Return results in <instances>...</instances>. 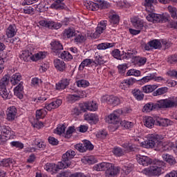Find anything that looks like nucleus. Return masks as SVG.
I'll return each mask as SVG.
<instances>
[{"label": "nucleus", "mask_w": 177, "mask_h": 177, "mask_svg": "<svg viewBox=\"0 0 177 177\" xmlns=\"http://www.w3.org/2000/svg\"><path fill=\"white\" fill-rule=\"evenodd\" d=\"M164 138L158 134L148 135V140L141 142L142 147L145 149H153L155 147L156 151H168L171 150V145L168 142H162Z\"/></svg>", "instance_id": "1"}, {"label": "nucleus", "mask_w": 177, "mask_h": 177, "mask_svg": "<svg viewBox=\"0 0 177 177\" xmlns=\"http://www.w3.org/2000/svg\"><path fill=\"white\" fill-rule=\"evenodd\" d=\"M177 107V97H171L160 100L157 103L148 102L142 108L143 113H150L158 109H174Z\"/></svg>", "instance_id": "2"}, {"label": "nucleus", "mask_w": 177, "mask_h": 177, "mask_svg": "<svg viewBox=\"0 0 177 177\" xmlns=\"http://www.w3.org/2000/svg\"><path fill=\"white\" fill-rule=\"evenodd\" d=\"M145 10L148 12L149 14L146 19L148 21L151 23H167L168 21V16L166 15H160V14H154V6L153 5H145Z\"/></svg>", "instance_id": "3"}, {"label": "nucleus", "mask_w": 177, "mask_h": 177, "mask_svg": "<svg viewBox=\"0 0 177 177\" xmlns=\"http://www.w3.org/2000/svg\"><path fill=\"white\" fill-rule=\"evenodd\" d=\"M164 164L161 160H156L152 166L142 169V174L147 176H160L162 172L161 167H164Z\"/></svg>", "instance_id": "4"}, {"label": "nucleus", "mask_w": 177, "mask_h": 177, "mask_svg": "<svg viewBox=\"0 0 177 177\" xmlns=\"http://www.w3.org/2000/svg\"><path fill=\"white\" fill-rule=\"evenodd\" d=\"M122 113L121 110L114 111L112 113H110L106 117L105 121L108 124H113V125H117L120 122V114Z\"/></svg>", "instance_id": "5"}, {"label": "nucleus", "mask_w": 177, "mask_h": 177, "mask_svg": "<svg viewBox=\"0 0 177 177\" xmlns=\"http://www.w3.org/2000/svg\"><path fill=\"white\" fill-rule=\"evenodd\" d=\"M75 154V151H73V149H69L62 155V160L61 162L64 164L65 167L64 168H68L71 167V162L70 160L74 158Z\"/></svg>", "instance_id": "6"}, {"label": "nucleus", "mask_w": 177, "mask_h": 177, "mask_svg": "<svg viewBox=\"0 0 177 177\" xmlns=\"http://www.w3.org/2000/svg\"><path fill=\"white\" fill-rule=\"evenodd\" d=\"M39 24L41 27H45V28H49L50 30H59V28H62V24L52 20H41L39 22Z\"/></svg>", "instance_id": "7"}, {"label": "nucleus", "mask_w": 177, "mask_h": 177, "mask_svg": "<svg viewBox=\"0 0 177 177\" xmlns=\"http://www.w3.org/2000/svg\"><path fill=\"white\" fill-rule=\"evenodd\" d=\"M64 165L61 162H59L57 165L55 163H47L44 165V169L51 174H56L57 171L64 169Z\"/></svg>", "instance_id": "8"}, {"label": "nucleus", "mask_w": 177, "mask_h": 177, "mask_svg": "<svg viewBox=\"0 0 177 177\" xmlns=\"http://www.w3.org/2000/svg\"><path fill=\"white\" fill-rule=\"evenodd\" d=\"M106 177H115L120 174V167L114 166L111 163H108L106 169H105Z\"/></svg>", "instance_id": "9"}, {"label": "nucleus", "mask_w": 177, "mask_h": 177, "mask_svg": "<svg viewBox=\"0 0 177 177\" xmlns=\"http://www.w3.org/2000/svg\"><path fill=\"white\" fill-rule=\"evenodd\" d=\"M136 160L138 164L142 165V167H149V165L153 164V160L146 156L137 155Z\"/></svg>", "instance_id": "10"}, {"label": "nucleus", "mask_w": 177, "mask_h": 177, "mask_svg": "<svg viewBox=\"0 0 177 177\" xmlns=\"http://www.w3.org/2000/svg\"><path fill=\"white\" fill-rule=\"evenodd\" d=\"M104 100H105L107 104H111V106H118V104H121L122 102L121 98L113 95L104 96Z\"/></svg>", "instance_id": "11"}, {"label": "nucleus", "mask_w": 177, "mask_h": 177, "mask_svg": "<svg viewBox=\"0 0 177 177\" xmlns=\"http://www.w3.org/2000/svg\"><path fill=\"white\" fill-rule=\"evenodd\" d=\"M161 48V41L158 39H153L145 44L144 48L145 50H151V49H160Z\"/></svg>", "instance_id": "12"}, {"label": "nucleus", "mask_w": 177, "mask_h": 177, "mask_svg": "<svg viewBox=\"0 0 177 177\" xmlns=\"http://www.w3.org/2000/svg\"><path fill=\"white\" fill-rule=\"evenodd\" d=\"M8 121H15L17 115V109L15 106L9 107L6 111Z\"/></svg>", "instance_id": "13"}, {"label": "nucleus", "mask_w": 177, "mask_h": 177, "mask_svg": "<svg viewBox=\"0 0 177 177\" xmlns=\"http://www.w3.org/2000/svg\"><path fill=\"white\" fill-rule=\"evenodd\" d=\"M70 85V79L64 78L55 84L57 91H63Z\"/></svg>", "instance_id": "14"}, {"label": "nucleus", "mask_w": 177, "mask_h": 177, "mask_svg": "<svg viewBox=\"0 0 177 177\" xmlns=\"http://www.w3.org/2000/svg\"><path fill=\"white\" fill-rule=\"evenodd\" d=\"M54 66L58 71L63 73L66 70V63L64 61L59 59H54Z\"/></svg>", "instance_id": "15"}, {"label": "nucleus", "mask_w": 177, "mask_h": 177, "mask_svg": "<svg viewBox=\"0 0 177 177\" xmlns=\"http://www.w3.org/2000/svg\"><path fill=\"white\" fill-rule=\"evenodd\" d=\"M84 120L90 124H97L99 122V116L95 113H87L84 115Z\"/></svg>", "instance_id": "16"}, {"label": "nucleus", "mask_w": 177, "mask_h": 177, "mask_svg": "<svg viewBox=\"0 0 177 177\" xmlns=\"http://www.w3.org/2000/svg\"><path fill=\"white\" fill-rule=\"evenodd\" d=\"M131 23L133 26V28H136L137 30H142L143 27H145V21L138 17L132 18Z\"/></svg>", "instance_id": "17"}, {"label": "nucleus", "mask_w": 177, "mask_h": 177, "mask_svg": "<svg viewBox=\"0 0 177 177\" xmlns=\"http://www.w3.org/2000/svg\"><path fill=\"white\" fill-rule=\"evenodd\" d=\"M17 34L16 25H10L6 30V35L8 38H13Z\"/></svg>", "instance_id": "18"}, {"label": "nucleus", "mask_w": 177, "mask_h": 177, "mask_svg": "<svg viewBox=\"0 0 177 177\" xmlns=\"http://www.w3.org/2000/svg\"><path fill=\"white\" fill-rule=\"evenodd\" d=\"M146 62H147V58L145 57L136 56L133 57V63L137 67H140L142 66H145L146 64Z\"/></svg>", "instance_id": "19"}, {"label": "nucleus", "mask_w": 177, "mask_h": 177, "mask_svg": "<svg viewBox=\"0 0 177 177\" xmlns=\"http://www.w3.org/2000/svg\"><path fill=\"white\" fill-rule=\"evenodd\" d=\"M133 84H135L134 79L130 78L127 80H124L120 82V89H123L124 91H125V89H128V88H129L131 85H133Z\"/></svg>", "instance_id": "20"}, {"label": "nucleus", "mask_w": 177, "mask_h": 177, "mask_svg": "<svg viewBox=\"0 0 177 177\" xmlns=\"http://www.w3.org/2000/svg\"><path fill=\"white\" fill-rule=\"evenodd\" d=\"M51 49L55 53H59L60 50H63V44L59 41H54L50 43Z\"/></svg>", "instance_id": "21"}, {"label": "nucleus", "mask_w": 177, "mask_h": 177, "mask_svg": "<svg viewBox=\"0 0 177 177\" xmlns=\"http://www.w3.org/2000/svg\"><path fill=\"white\" fill-rule=\"evenodd\" d=\"M84 93H85V92L79 91L77 94L68 95L67 97V99L68 102H71L72 103H74V102H77V100H80V99L84 97Z\"/></svg>", "instance_id": "22"}, {"label": "nucleus", "mask_w": 177, "mask_h": 177, "mask_svg": "<svg viewBox=\"0 0 177 177\" xmlns=\"http://www.w3.org/2000/svg\"><path fill=\"white\" fill-rule=\"evenodd\" d=\"M143 122L145 127H147V128H149L151 129V128L154 127V124L156 122V120L151 116H145L143 119Z\"/></svg>", "instance_id": "23"}, {"label": "nucleus", "mask_w": 177, "mask_h": 177, "mask_svg": "<svg viewBox=\"0 0 177 177\" xmlns=\"http://www.w3.org/2000/svg\"><path fill=\"white\" fill-rule=\"evenodd\" d=\"M0 96L5 100L12 99V93L6 87H0Z\"/></svg>", "instance_id": "24"}, {"label": "nucleus", "mask_w": 177, "mask_h": 177, "mask_svg": "<svg viewBox=\"0 0 177 177\" xmlns=\"http://www.w3.org/2000/svg\"><path fill=\"white\" fill-rule=\"evenodd\" d=\"M157 88H158V86H157L156 84H153V85H145L142 87V89L144 93H151V92H154V91H156Z\"/></svg>", "instance_id": "25"}, {"label": "nucleus", "mask_w": 177, "mask_h": 177, "mask_svg": "<svg viewBox=\"0 0 177 177\" xmlns=\"http://www.w3.org/2000/svg\"><path fill=\"white\" fill-rule=\"evenodd\" d=\"M9 82H10V76L9 75H5L0 80V88H6L9 85Z\"/></svg>", "instance_id": "26"}, {"label": "nucleus", "mask_w": 177, "mask_h": 177, "mask_svg": "<svg viewBox=\"0 0 177 177\" xmlns=\"http://www.w3.org/2000/svg\"><path fill=\"white\" fill-rule=\"evenodd\" d=\"M20 57L24 62H30V60H32V53H30L28 50H25L23 51Z\"/></svg>", "instance_id": "27"}, {"label": "nucleus", "mask_w": 177, "mask_h": 177, "mask_svg": "<svg viewBox=\"0 0 177 177\" xmlns=\"http://www.w3.org/2000/svg\"><path fill=\"white\" fill-rule=\"evenodd\" d=\"M93 63L96 66L104 64V63H106V61H104V57H103V56L99 55V53H96L95 55V60L93 61Z\"/></svg>", "instance_id": "28"}, {"label": "nucleus", "mask_w": 177, "mask_h": 177, "mask_svg": "<svg viewBox=\"0 0 177 177\" xmlns=\"http://www.w3.org/2000/svg\"><path fill=\"white\" fill-rule=\"evenodd\" d=\"M93 63V60L91 59H84L80 65L79 66V70L80 71H82L85 67H88V66H91Z\"/></svg>", "instance_id": "29"}, {"label": "nucleus", "mask_w": 177, "mask_h": 177, "mask_svg": "<svg viewBox=\"0 0 177 177\" xmlns=\"http://www.w3.org/2000/svg\"><path fill=\"white\" fill-rule=\"evenodd\" d=\"M45 57H46V53L45 52L40 51L32 56V62H38V60L45 59Z\"/></svg>", "instance_id": "30"}, {"label": "nucleus", "mask_w": 177, "mask_h": 177, "mask_svg": "<svg viewBox=\"0 0 177 177\" xmlns=\"http://www.w3.org/2000/svg\"><path fill=\"white\" fill-rule=\"evenodd\" d=\"M109 162H101L97 165H95L93 167L94 171H106L107 169V165Z\"/></svg>", "instance_id": "31"}, {"label": "nucleus", "mask_w": 177, "mask_h": 177, "mask_svg": "<svg viewBox=\"0 0 177 177\" xmlns=\"http://www.w3.org/2000/svg\"><path fill=\"white\" fill-rule=\"evenodd\" d=\"M21 81V75L20 73H15L12 75L10 82L12 85H17Z\"/></svg>", "instance_id": "32"}, {"label": "nucleus", "mask_w": 177, "mask_h": 177, "mask_svg": "<svg viewBox=\"0 0 177 177\" xmlns=\"http://www.w3.org/2000/svg\"><path fill=\"white\" fill-rule=\"evenodd\" d=\"M82 162L84 164H95L96 162H97V160H96V158H95V156H86L84 157L82 159Z\"/></svg>", "instance_id": "33"}, {"label": "nucleus", "mask_w": 177, "mask_h": 177, "mask_svg": "<svg viewBox=\"0 0 177 177\" xmlns=\"http://www.w3.org/2000/svg\"><path fill=\"white\" fill-rule=\"evenodd\" d=\"M132 93L137 100H143V97H145V94L138 88L133 90Z\"/></svg>", "instance_id": "34"}, {"label": "nucleus", "mask_w": 177, "mask_h": 177, "mask_svg": "<svg viewBox=\"0 0 177 177\" xmlns=\"http://www.w3.org/2000/svg\"><path fill=\"white\" fill-rule=\"evenodd\" d=\"M113 46H114V44L111 43H100L97 45V49H98V50H106V49L113 48Z\"/></svg>", "instance_id": "35"}, {"label": "nucleus", "mask_w": 177, "mask_h": 177, "mask_svg": "<svg viewBox=\"0 0 177 177\" xmlns=\"http://www.w3.org/2000/svg\"><path fill=\"white\" fill-rule=\"evenodd\" d=\"M64 37L66 38H73L75 35V30L69 28L64 30L63 32Z\"/></svg>", "instance_id": "36"}, {"label": "nucleus", "mask_w": 177, "mask_h": 177, "mask_svg": "<svg viewBox=\"0 0 177 177\" xmlns=\"http://www.w3.org/2000/svg\"><path fill=\"white\" fill-rule=\"evenodd\" d=\"M1 133H3V136H6V138L10 136V133H12V129L6 125L1 126Z\"/></svg>", "instance_id": "37"}, {"label": "nucleus", "mask_w": 177, "mask_h": 177, "mask_svg": "<svg viewBox=\"0 0 177 177\" xmlns=\"http://www.w3.org/2000/svg\"><path fill=\"white\" fill-rule=\"evenodd\" d=\"M139 144L142 146V143L139 142V139L136 138L132 140V143H130V146L129 148V151H135V149H138Z\"/></svg>", "instance_id": "38"}, {"label": "nucleus", "mask_w": 177, "mask_h": 177, "mask_svg": "<svg viewBox=\"0 0 177 177\" xmlns=\"http://www.w3.org/2000/svg\"><path fill=\"white\" fill-rule=\"evenodd\" d=\"M48 114L46 110L45 109H41L36 111V118L37 120H41L42 118H45V115Z\"/></svg>", "instance_id": "39"}, {"label": "nucleus", "mask_w": 177, "mask_h": 177, "mask_svg": "<svg viewBox=\"0 0 177 177\" xmlns=\"http://www.w3.org/2000/svg\"><path fill=\"white\" fill-rule=\"evenodd\" d=\"M167 10L169 13L171 15V17L172 19H177V9L175 7H173L172 6H169L167 8Z\"/></svg>", "instance_id": "40"}, {"label": "nucleus", "mask_w": 177, "mask_h": 177, "mask_svg": "<svg viewBox=\"0 0 177 177\" xmlns=\"http://www.w3.org/2000/svg\"><path fill=\"white\" fill-rule=\"evenodd\" d=\"M168 92V88L167 87H162L160 88H158L156 91L153 92V95L154 96H161V95H164Z\"/></svg>", "instance_id": "41"}, {"label": "nucleus", "mask_w": 177, "mask_h": 177, "mask_svg": "<svg viewBox=\"0 0 177 177\" xmlns=\"http://www.w3.org/2000/svg\"><path fill=\"white\" fill-rule=\"evenodd\" d=\"M112 153H113L114 156L117 157H122L125 154V151L122 150V149L120 147L113 148Z\"/></svg>", "instance_id": "42"}, {"label": "nucleus", "mask_w": 177, "mask_h": 177, "mask_svg": "<svg viewBox=\"0 0 177 177\" xmlns=\"http://www.w3.org/2000/svg\"><path fill=\"white\" fill-rule=\"evenodd\" d=\"M74 132H75V127H69L66 130V132L64 133V138H66V139H70V138L73 136Z\"/></svg>", "instance_id": "43"}, {"label": "nucleus", "mask_w": 177, "mask_h": 177, "mask_svg": "<svg viewBox=\"0 0 177 177\" xmlns=\"http://www.w3.org/2000/svg\"><path fill=\"white\" fill-rule=\"evenodd\" d=\"M85 41V36L82 33H75V42L77 44H82Z\"/></svg>", "instance_id": "44"}, {"label": "nucleus", "mask_w": 177, "mask_h": 177, "mask_svg": "<svg viewBox=\"0 0 177 177\" xmlns=\"http://www.w3.org/2000/svg\"><path fill=\"white\" fill-rule=\"evenodd\" d=\"M60 56L63 60H67V62L73 60V55L68 51H63Z\"/></svg>", "instance_id": "45"}, {"label": "nucleus", "mask_w": 177, "mask_h": 177, "mask_svg": "<svg viewBox=\"0 0 177 177\" xmlns=\"http://www.w3.org/2000/svg\"><path fill=\"white\" fill-rule=\"evenodd\" d=\"M169 120L164 118H158L156 120V124L158 127H168Z\"/></svg>", "instance_id": "46"}, {"label": "nucleus", "mask_w": 177, "mask_h": 177, "mask_svg": "<svg viewBox=\"0 0 177 177\" xmlns=\"http://www.w3.org/2000/svg\"><path fill=\"white\" fill-rule=\"evenodd\" d=\"M87 9L91 11L99 10V4L93 2H89L87 3Z\"/></svg>", "instance_id": "47"}, {"label": "nucleus", "mask_w": 177, "mask_h": 177, "mask_svg": "<svg viewBox=\"0 0 177 177\" xmlns=\"http://www.w3.org/2000/svg\"><path fill=\"white\" fill-rule=\"evenodd\" d=\"M127 77L133 75L134 77H140V71L136 69H130L127 73Z\"/></svg>", "instance_id": "48"}, {"label": "nucleus", "mask_w": 177, "mask_h": 177, "mask_svg": "<svg viewBox=\"0 0 177 177\" xmlns=\"http://www.w3.org/2000/svg\"><path fill=\"white\" fill-rule=\"evenodd\" d=\"M97 110V104L95 102H88V111H96Z\"/></svg>", "instance_id": "49"}, {"label": "nucleus", "mask_w": 177, "mask_h": 177, "mask_svg": "<svg viewBox=\"0 0 177 177\" xmlns=\"http://www.w3.org/2000/svg\"><path fill=\"white\" fill-rule=\"evenodd\" d=\"M120 125L126 129H131V128L133 127V122L122 120L120 122Z\"/></svg>", "instance_id": "50"}, {"label": "nucleus", "mask_w": 177, "mask_h": 177, "mask_svg": "<svg viewBox=\"0 0 177 177\" xmlns=\"http://www.w3.org/2000/svg\"><path fill=\"white\" fill-rule=\"evenodd\" d=\"M66 124H59L55 129V133L57 135H62V133H64V132H66Z\"/></svg>", "instance_id": "51"}, {"label": "nucleus", "mask_w": 177, "mask_h": 177, "mask_svg": "<svg viewBox=\"0 0 177 177\" xmlns=\"http://www.w3.org/2000/svg\"><path fill=\"white\" fill-rule=\"evenodd\" d=\"M77 85L79 88H86L87 86H89V82L84 80H78L77 82Z\"/></svg>", "instance_id": "52"}, {"label": "nucleus", "mask_w": 177, "mask_h": 177, "mask_svg": "<svg viewBox=\"0 0 177 177\" xmlns=\"http://www.w3.org/2000/svg\"><path fill=\"white\" fill-rule=\"evenodd\" d=\"M110 22L112 26H115V24L120 23V17L117 15H113L110 18Z\"/></svg>", "instance_id": "53"}, {"label": "nucleus", "mask_w": 177, "mask_h": 177, "mask_svg": "<svg viewBox=\"0 0 177 177\" xmlns=\"http://www.w3.org/2000/svg\"><path fill=\"white\" fill-rule=\"evenodd\" d=\"M127 68H128V64H122L118 66V69L120 73V74H124L125 71H127Z\"/></svg>", "instance_id": "54"}, {"label": "nucleus", "mask_w": 177, "mask_h": 177, "mask_svg": "<svg viewBox=\"0 0 177 177\" xmlns=\"http://www.w3.org/2000/svg\"><path fill=\"white\" fill-rule=\"evenodd\" d=\"M113 57L117 59L118 60H121V51L118 49H115L111 52Z\"/></svg>", "instance_id": "55"}, {"label": "nucleus", "mask_w": 177, "mask_h": 177, "mask_svg": "<svg viewBox=\"0 0 177 177\" xmlns=\"http://www.w3.org/2000/svg\"><path fill=\"white\" fill-rule=\"evenodd\" d=\"M74 147L76 150H77V151H80V153H85V151H86L84 143L83 144H82V143L76 144L74 146Z\"/></svg>", "instance_id": "56"}, {"label": "nucleus", "mask_w": 177, "mask_h": 177, "mask_svg": "<svg viewBox=\"0 0 177 177\" xmlns=\"http://www.w3.org/2000/svg\"><path fill=\"white\" fill-rule=\"evenodd\" d=\"M12 163H13V160L10 158L3 159L1 162V165H2V167H9V165H10V164H12Z\"/></svg>", "instance_id": "57"}, {"label": "nucleus", "mask_w": 177, "mask_h": 177, "mask_svg": "<svg viewBox=\"0 0 177 177\" xmlns=\"http://www.w3.org/2000/svg\"><path fill=\"white\" fill-rule=\"evenodd\" d=\"M83 144L84 145L85 151H86V150H93V145L90 141L85 140Z\"/></svg>", "instance_id": "58"}, {"label": "nucleus", "mask_w": 177, "mask_h": 177, "mask_svg": "<svg viewBox=\"0 0 177 177\" xmlns=\"http://www.w3.org/2000/svg\"><path fill=\"white\" fill-rule=\"evenodd\" d=\"M10 145L12 147H17V149H23L24 147V145L19 141L11 142Z\"/></svg>", "instance_id": "59"}, {"label": "nucleus", "mask_w": 177, "mask_h": 177, "mask_svg": "<svg viewBox=\"0 0 177 177\" xmlns=\"http://www.w3.org/2000/svg\"><path fill=\"white\" fill-rule=\"evenodd\" d=\"M80 111L85 113L88 110V102L79 104Z\"/></svg>", "instance_id": "60"}, {"label": "nucleus", "mask_w": 177, "mask_h": 177, "mask_svg": "<svg viewBox=\"0 0 177 177\" xmlns=\"http://www.w3.org/2000/svg\"><path fill=\"white\" fill-rule=\"evenodd\" d=\"M152 80H154V75H150L148 76H145L141 79V82H144L146 84V82H149V81H151Z\"/></svg>", "instance_id": "61"}, {"label": "nucleus", "mask_w": 177, "mask_h": 177, "mask_svg": "<svg viewBox=\"0 0 177 177\" xmlns=\"http://www.w3.org/2000/svg\"><path fill=\"white\" fill-rule=\"evenodd\" d=\"M122 171H123L125 175H129L131 171H132V165H130L129 166H124L122 169Z\"/></svg>", "instance_id": "62"}, {"label": "nucleus", "mask_w": 177, "mask_h": 177, "mask_svg": "<svg viewBox=\"0 0 177 177\" xmlns=\"http://www.w3.org/2000/svg\"><path fill=\"white\" fill-rule=\"evenodd\" d=\"M81 113H82L81 111V109L80 108H77V107H75L71 111V115H74L75 117H77V115H80V114H81Z\"/></svg>", "instance_id": "63"}, {"label": "nucleus", "mask_w": 177, "mask_h": 177, "mask_svg": "<svg viewBox=\"0 0 177 177\" xmlns=\"http://www.w3.org/2000/svg\"><path fill=\"white\" fill-rule=\"evenodd\" d=\"M165 177H177V171L173 170L169 174H167Z\"/></svg>", "instance_id": "64"}]
</instances>
